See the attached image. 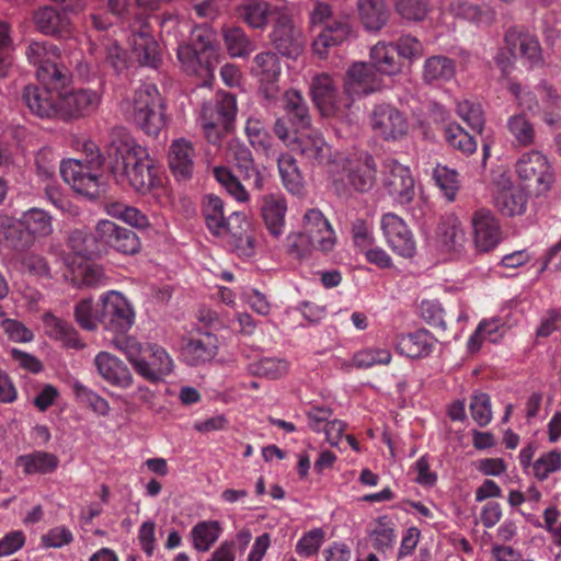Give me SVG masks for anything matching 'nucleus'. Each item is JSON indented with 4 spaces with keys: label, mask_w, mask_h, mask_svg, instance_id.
I'll list each match as a JSON object with an SVG mask.
<instances>
[{
    "label": "nucleus",
    "mask_w": 561,
    "mask_h": 561,
    "mask_svg": "<svg viewBox=\"0 0 561 561\" xmlns=\"http://www.w3.org/2000/svg\"><path fill=\"white\" fill-rule=\"evenodd\" d=\"M106 153L117 183L127 182L139 194L163 185L162 172L125 127L115 126L110 130Z\"/></svg>",
    "instance_id": "obj_1"
},
{
    "label": "nucleus",
    "mask_w": 561,
    "mask_h": 561,
    "mask_svg": "<svg viewBox=\"0 0 561 561\" xmlns=\"http://www.w3.org/2000/svg\"><path fill=\"white\" fill-rule=\"evenodd\" d=\"M152 19L160 27L161 39L165 44H178V59L184 71L196 76L201 85L210 87L219 56L214 32L204 26L195 27L191 42L179 44V18L174 13L163 12Z\"/></svg>",
    "instance_id": "obj_2"
},
{
    "label": "nucleus",
    "mask_w": 561,
    "mask_h": 561,
    "mask_svg": "<svg viewBox=\"0 0 561 561\" xmlns=\"http://www.w3.org/2000/svg\"><path fill=\"white\" fill-rule=\"evenodd\" d=\"M53 231V217L43 208H28L20 218L0 214V245L18 255L26 253L37 239Z\"/></svg>",
    "instance_id": "obj_3"
},
{
    "label": "nucleus",
    "mask_w": 561,
    "mask_h": 561,
    "mask_svg": "<svg viewBox=\"0 0 561 561\" xmlns=\"http://www.w3.org/2000/svg\"><path fill=\"white\" fill-rule=\"evenodd\" d=\"M39 84L23 89L22 100L32 114L41 118H59V104L71 76L65 66H45L37 72Z\"/></svg>",
    "instance_id": "obj_4"
},
{
    "label": "nucleus",
    "mask_w": 561,
    "mask_h": 561,
    "mask_svg": "<svg viewBox=\"0 0 561 561\" xmlns=\"http://www.w3.org/2000/svg\"><path fill=\"white\" fill-rule=\"evenodd\" d=\"M117 348L126 355L136 374L151 383L159 382L173 370L171 356L158 344L122 337L117 341Z\"/></svg>",
    "instance_id": "obj_5"
},
{
    "label": "nucleus",
    "mask_w": 561,
    "mask_h": 561,
    "mask_svg": "<svg viewBox=\"0 0 561 561\" xmlns=\"http://www.w3.org/2000/svg\"><path fill=\"white\" fill-rule=\"evenodd\" d=\"M84 149L87 162L72 159L61 161L59 171L64 181L76 192L93 199L102 192L100 169L104 160L93 142L85 144Z\"/></svg>",
    "instance_id": "obj_6"
},
{
    "label": "nucleus",
    "mask_w": 561,
    "mask_h": 561,
    "mask_svg": "<svg viewBox=\"0 0 561 561\" xmlns=\"http://www.w3.org/2000/svg\"><path fill=\"white\" fill-rule=\"evenodd\" d=\"M129 118L145 134L157 137L165 125L164 104L154 84L146 83L136 90Z\"/></svg>",
    "instance_id": "obj_7"
},
{
    "label": "nucleus",
    "mask_w": 561,
    "mask_h": 561,
    "mask_svg": "<svg viewBox=\"0 0 561 561\" xmlns=\"http://www.w3.org/2000/svg\"><path fill=\"white\" fill-rule=\"evenodd\" d=\"M310 92L314 105L324 117L351 123L353 100L350 95L337 92L336 83L328 73L313 77Z\"/></svg>",
    "instance_id": "obj_8"
},
{
    "label": "nucleus",
    "mask_w": 561,
    "mask_h": 561,
    "mask_svg": "<svg viewBox=\"0 0 561 561\" xmlns=\"http://www.w3.org/2000/svg\"><path fill=\"white\" fill-rule=\"evenodd\" d=\"M237 114V101L234 95L228 92H219L214 104L203 105L201 125L207 141L220 146L225 133L231 128Z\"/></svg>",
    "instance_id": "obj_9"
},
{
    "label": "nucleus",
    "mask_w": 561,
    "mask_h": 561,
    "mask_svg": "<svg viewBox=\"0 0 561 561\" xmlns=\"http://www.w3.org/2000/svg\"><path fill=\"white\" fill-rule=\"evenodd\" d=\"M135 323V311L128 300L118 291H108L101 297L100 324L113 336L112 343L117 348V341L130 337L126 333Z\"/></svg>",
    "instance_id": "obj_10"
},
{
    "label": "nucleus",
    "mask_w": 561,
    "mask_h": 561,
    "mask_svg": "<svg viewBox=\"0 0 561 561\" xmlns=\"http://www.w3.org/2000/svg\"><path fill=\"white\" fill-rule=\"evenodd\" d=\"M331 8L327 3H317L311 13L313 26L322 25L312 43V49L320 58H325L332 47L341 45L350 35L347 22L331 19Z\"/></svg>",
    "instance_id": "obj_11"
},
{
    "label": "nucleus",
    "mask_w": 561,
    "mask_h": 561,
    "mask_svg": "<svg viewBox=\"0 0 561 561\" xmlns=\"http://www.w3.org/2000/svg\"><path fill=\"white\" fill-rule=\"evenodd\" d=\"M282 103L285 115L276 119L274 133L282 141L286 142L294 133L310 127L311 116L307 101L297 90H287L283 95Z\"/></svg>",
    "instance_id": "obj_12"
},
{
    "label": "nucleus",
    "mask_w": 561,
    "mask_h": 561,
    "mask_svg": "<svg viewBox=\"0 0 561 561\" xmlns=\"http://www.w3.org/2000/svg\"><path fill=\"white\" fill-rule=\"evenodd\" d=\"M516 173L528 190L537 195L550 190L554 182L552 168L545 154L537 150L524 152L517 160Z\"/></svg>",
    "instance_id": "obj_13"
},
{
    "label": "nucleus",
    "mask_w": 561,
    "mask_h": 561,
    "mask_svg": "<svg viewBox=\"0 0 561 561\" xmlns=\"http://www.w3.org/2000/svg\"><path fill=\"white\" fill-rule=\"evenodd\" d=\"M129 44L131 50L140 65L158 68L161 64V49L152 35L151 24L148 16L136 15L129 24Z\"/></svg>",
    "instance_id": "obj_14"
},
{
    "label": "nucleus",
    "mask_w": 561,
    "mask_h": 561,
    "mask_svg": "<svg viewBox=\"0 0 561 561\" xmlns=\"http://www.w3.org/2000/svg\"><path fill=\"white\" fill-rule=\"evenodd\" d=\"M285 144L312 164H327L332 160L331 146L320 131L310 127L294 133Z\"/></svg>",
    "instance_id": "obj_15"
},
{
    "label": "nucleus",
    "mask_w": 561,
    "mask_h": 561,
    "mask_svg": "<svg viewBox=\"0 0 561 561\" xmlns=\"http://www.w3.org/2000/svg\"><path fill=\"white\" fill-rule=\"evenodd\" d=\"M345 179L334 180V187L340 195H348L351 191L366 193L370 191L376 182V163L373 156L365 153L360 156L355 164H350L345 170Z\"/></svg>",
    "instance_id": "obj_16"
},
{
    "label": "nucleus",
    "mask_w": 561,
    "mask_h": 561,
    "mask_svg": "<svg viewBox=\"0 0 561 561\" xmlns=\"http://www.w3.org/2000/svg\"><path fill=\"white\" fill-rule=\"evenodd\" d=\"M382 183L388 194L401 205L412 202L415 195V183L408 167L394 159L383 161Z\"/></svg>",
    "instance_id": "obj_17"
},
{
    "label": "nucleus",
    "mask_w": 561,
    "mask_h": 561,
    "mask_svg": "<svg viewBox=\"0 0 561 561\" xmlns=\"http://www.w3.org/2000/svg\"><path fill=\"white\" fill-rule=\"evenodd\" d=\"M270 39L275 49L285 57L295 59L302 53V33L294 25L287 7L274 21Z\"/></svg>",
    "instance_id": "obj_18"
},
{
    "label": "nucleus",
    "mask_w": 561,
    "mask_h": 561,
    "mask_svg": "<svg viewBox=\"0 0 561 561\" xmlns=\"http://www.w3.org/2000/svg\"><path fill=\"white\" fill-rule=\"evenodd\" d=\"M89 53L94 60L101 62L105 69L121 75L127 70L129 58L127 51L119 43L107 35L89 34Z\"/></svg>",
    "instance_id": "obj_19"
},
{
    "label": "nucleus",
    "mask_w": 561,
    "mask_h": 561,
    "mask_svg": "<svg viewBox=\"0 0 561 561\" xmlns=\"http://www.w3.org/2000/svg\"><path fill=\"white\" fill-rule=\"evenodd\" d=\"M381 230L389 248L398 255L407 259L414 256L416 242L405 221L393 213L381 218Z\"/></svg>",
    "instance_id": "obj_20"
},
{
    "label": "nucleus",
    "mask_w": 561,
    "mask_h": 561,
    "mask_svg": "<svg viewBox=\"0 0 561 561\" xmlns=\"http://www.w3.org/2000/svg\"><path fill=\"white\" fill-rule=\"evenodd\" d=\"M370 121L376 135L387 141L402 139L409 130L404 114L390 104L376 105Z\"/></svg>",
    "instance_id": "obj_21"
},
{
    "label": "nucleus",
    "mask_w": 561,
    "mask_h": 561,
    "mask_svg": "<svg viewBox=\"0 0 561 561\" xmlns=\"http://www.w3.org/2000/svg\"><path fill=\"white\" fill-rule=\"evenodd\" d=\"M302 226L316 251L327 254L334 250L337 241L335 231L319 209H308L304 215Z\"/></svg>",
    "instance_id": "obj_22"
},
{
    "label": "nucleus",
    "mask_w": 561,
    "mask_h": 561,
    "mask_svg": "<svg viewBox=\"0 0 561 561\" xmlns=\"http://www.w3.org/2000/svg\"><path fill=\"white\" fill-rule=\"evenodd\" d=\"M251 73L260 81V90L265 99L274 100L279 92L278 80L282 73L280 61L273 51L259 53L252 61Z\"/></svg>",
    "instance_id": "obj_23"
},
{
    "label": "nucleus",
    "mask_w": 561,
    "mask_h": 561,
    "mask_svg": "<svg viewBox=\"0 0 561 561\" xmlns=\"http://www.w3.org/2000/svg\"><path fill=\"white\" fill-rule=\"evenodd\" d=\"M94 238L123 254H135L140 249V240L133 230L119 227L111 220L98 222Z\"/></svg>",
    "instance_id": "obj_24"
},
{
    "label": "nucleus",
    "mask_w": 561,
    "mask_h": 561,
    "mask_svg": "<svg viewBox=\"0 0 561 561\" xmlns=\"http://www.w3.org/2000/svg\"><path fill=\"white\" fill-rule=\"evenodd\" d=\"M101 104V94L92 89L62 90L59 118L67 121L84 117L95 112Z\"/></svg>",
    "instance_id": "obj_25"
},
{
    "label": "nucleus",
    "mask_w": 561,
    "mask_h": 561,
    "mask_svg": "<svg viewBox=\"0 0 561 561\" xmlns=\"http://www.w3.org/2000/svg\"><path fill=\"white\" fill-rule=\"evenodd\" d=\"M383 85L382 78L368 62L353 64L345 77L344 91L354 101V96L376 92Z\"/></svg>",
    "instance_id": "obj_26"
},
{
    "label": "nucleus",
    "mask_w": 561,
    "mask_h": 561,
    "mask_svg": "<svg viewBox=\"0 0 561 561\" xmlns=\"http://www.w3.org/2000/svg\"><path fill=\"white\" fill-rule=\"evenodd\" d=\"M218 348L217 335L209 331H198L184 342L181 356L187 365L199 366L210 362L217 355Z\"/></svg>",
    "instance_id": "obj_27"
},
{
    "label": "nucleus",
    "mask_w": 561,
    "mask_h": 561,
    "mask_svg": "<svg viewBox=\"0 0 561 561\" xmlns=\"http://www.w3.org/2000/svg\"><path fill=\"white\" fill-rule=\"evenodd\" d=\"M285 8V4H273L264 0H243L236 7L234 13L248 26L264 28L268 20L275 21Z\"/></svg>",
    "instance_id": "obj_28"
},
{
    "label": "nucleus",
    "mask_w": 561,
    "mask_h": 561,
    "mask_svg": "<svg viewBox=\"0 0 561 561\" xmlns=\"http://www.w3.org/2000/svg\"><path fill=\"white\" fill-rule=\"evenodd\" d=\"M504 39L508 53L515 59L520 58L530 67L541 62V47L535 35L512 27L506 32Z\"/></svg>",
    "instance_id": "obj_29"
},
{
    "label": "nucleus",
    "mask_w": 561,
    "mask_h": 561,
    "mask_svg": "<svg viewBox=\"0 0 561 561\" xmlns=\"http://www.w3.org/2000/svg\"><path fill=\"white\" fill-rule=\"evenodd\" d=\"M222 229L215 236L230 237L231 243L241 255L251 256L254 252L253 238L248 233L250 227L243 213L233 210L229 216L226 215Z\"/></svg>",
    "instance_id": "obj_30"
},
{
    "label": "nucleus",
    "mask_w": 561,
    "mask_h": 561,
    "mask_svg": "<svg viewBox=\"0 0 561 561\" xmlns=\"http://www.w3.org/2000/svg\"><path fill=\"white\" fill-rule=\"evenodd\" d=\"M473 240L479 251L489 252L501 240V229L492 211L479 209L472 216Z\"/></svg>",
    "instance_id": "obj_31"
},
{
    "label": "nucleus",
    "mask_w": 561,
    "mask_h": 561,
    "mask_svg": "<svg viewBox=\"0 0 561 561\" xmlns=\"http://www.w3.org/2000/svg\"><path fill=\"white\" fill-rule=\"evenodd\" d=\"M33 23L44 35L66 38L71 34L68 16L51 5L41 7L33 13Z\"/></svg>",
    "instance_id": "obj_32"
},
{
    "label": "nucleus",
    "mask_w": 561,
    "mask_h": 561,
    "mask_svg": "<svg viewBox=\"0 0 561 561\" xmlns=\"http://www.w3.org/2000/svg\"><path fill=\"white\" fill-rule=\"evenodd\" d=\"M226 158L234 163L239 171L243 174L245 181H252L257 188L262 186V178L254 165L252 152L249 147L237 138H231L226 145Z\"/></svg>",
    "instance_id": "obj_33"
},
{
    "label": "nucleus",
    "mask_w": 561,
    "mask_h": 561,
    "mask_svg": "<svg viewBox=\"0 0 561 561\" xmlns=\"http://www.w3.org/2000/svg\"><path fill=\"white\" fill-rule=\"evenodd\" d=\"M195 149L191 141L183 138L174 140L169 148V165L179 181L192 178L194 171Z\"/></svg>",
    "instance_id": "obj_34"
},
{
    "label": "nucleus",
    "mask_w": 561,
    "mask_h": 561,
    "mask_svg": "<svg viewBox=\"0 0 561 561\" xmlns=\"http://www.w3.org/2000/svg\"><path fill=\"white\" fill-rule=\"evenodd\" d=\"M436 240L442 251L460 253L467 241L460 220L454 215L443 217L436 229Z\"/></svg>",
    "instance_id": "obj_35"
},
{
    "label": "nucleus",
    "mask_w": 561,
    "mask_h": 561,
    "mask_svg": "<svg viewBox=\"0 0 561 561\" xmlns=\"http://www.w3.org/2000/svg\"><path fill=\"white\" fill-rule=\"evenodd\" d=\"M99 374L113 386L128 388L133 382V376L128 367L116 356L100 352L94 359Z\"/></svg>",
    "instance_id": "obj_36"
},
{
    "label": "nucleus",
    "mask_w": 561,
    "mask_h": 561,
    "mask_svg": "<svg viewBox=\"0 0 561 561\" xmlns=\"http://www.w3.org/2000/svg\"><path fill=\"white\" fill-rule=\"evenodd\" d=\"M436 346V339L427 330H417L398 339L396 350L410 358L428 356Z\"/></svg>",
    "instance_id": "obj_37"
},
{
    "label": "nucleus",
    "mask_w": 561,
    "mask_h": 561,
    "mask_svg": "<svg viewBox=\"0 0 561 561\" xmlns=\"http://www.w3.org/2000/svg\"><path fill=\"white\" fill-rule=\"evenodd\" d=\"M370 65L379 75L393 76L402 69V61L393 43L378 42L370 49Z\"/></svg>",
    "instance_id": "obj_38"
},
{
    "label": "nucleus",
    "mask_w": 561,
    "mask_h": 561,
    "mask_svg": "<svg viewBox=\"0 0 561 561\" xmlns=\"http://www.w3.org/2000/svg\"><path fill=\"white\" fill-rule=\"evenodd\" d=\"M286 209V202L280 196L268 195L262 201V218L274 238H278L284 231Z\"/></svg>",
    "instance_id": "obj_39"
},
{
    "label": "nucleus",
    "mask_w": 561,
    "mask_h": 561,
    "mask_svg": "<svg viewBox=\"0 0 561 561\" xmlns=\"http://www.w3.org/2000/svg\"><path fill=\"white\" fill-rule=\"evenodd\" d=\"M58 462V458L54 454L42 450L20 455L15 459V466L22 468L27 476L50 473L55 471Z\"/></svg>",
    "instance_id": "obj_40"
},
{
    "label": "nucleus",
    "mask_w": 561,
    "mask_h": 561,
    "mask_svg": "<svg viewBox=\"0 0 561 561\" xmlns=\"http://www.w3.org/2000/svg\"><path fill=\"white\" fill-rule=\"evenodd\" d=\"M46 333L57 341H60L64 346L73 350H81L84 343L79 337L77 330L67 321L61 320L53 314H47L44 319Z\"/></svg>",
    "instance_id": "obj_41"
},
{
    "label": "nucleus",
    "mask_w": 561,
    "mask_h": 561,
    "mask_svg": "<svg viewBox=\"0 0 561 561\" xmlns=\"http://www.w3.org/2000/svg\"><path fill=\"white\" fill-rule=\"evenodd\" d=\"M359 19L369 31L381 30L389 19V10L385 0H358Z\"/></svg>",
    "instance_id": "obj_42"
},
{
    "label": "nucleus",
    "mask_w": 561,
    "mask_h": 561,
    "mask_svg": "<svg viewBox=\"0 0 561 561\" xmlns=\"http://www.w3.org/2000/svg\"><path fill=\"white\" fill-rule=\"evenodd\" d=\"M506 129L516 148H526L535 144L536 129L525 113L510 116L506 122Z\"/></svg>",
    "instance_id": "obj_43"
},
{
    "label": "nucleus",
    "mask_w": 561,
    "mask_h": 561,
    "mask_svg": "<svg viewBox=\"0 0 561 561\" xmlns=\"http://www.w3.org/2000/svg\"><path fill=\"white\" fill-rule=\"evenodd\" d=\"M455 72V61L443 55L432 56L423 65V80L426 83L449 81Z\"/></svg>",
    "instance_id": "obj_44"
},
{
    "label": "nucleus",
    "mask_w": 561,
    "mask_h": 561,
    "mask_svg": "<svg viewBox=\"0 0 561 561\" xmlns=\"http://www.w3.org/2000/svg\"><path fill=\"white\" fill-rule=\"evenodd\" d=\"M222 528L218 520H202L191 529L193 547L198 552L208 551L219 539Z\"/></svg>",
    "instance_id": "obj_45"
},
{
    "label": "nucleus",
    "mask_w": 561,
    "mask_h": 561,
    "mask_svg": "<svg viewBox=\"0 0 561 561\" xmlns=\"http://www.w3.org/2000/svg\"><path fill=\"white\" fill-rule=\"evenodd\" d=\"M526 197L515 187L501 190L495 196V206L505 216L513 217L525 210Z\"/></svg>",
    "instance_id": "obj_46"
},
{
    "label": "nucleus",
    "mask_w": 561,
    "mask_h": 561,
    "mask_svg": "<svg viewBox=\"0 0 561 561\" xmlns=\"http://www.w3.org/2000/svg\"><path fill=\"white\" fill-rule=\"evenodd\" d=\"M391 359L392 355L389 350L368 347L356 352L345 366L368 369L376 365H388Z\"/></svg>",
    "instance_id": "obj_47"
},
{
    "label": "nucleus",
    "mask_w": 561,
    "mask_h": 561,
    "mask_svg": "<svg viewBox=\"0 0 561 561\" xmlns=\"http://www.w3.org/2000/svg\"><path fill=\"white\" fill-rule=\"evenodd\" d=\"M224 41L231 57H245L254 50V44L241 27L224 31Z\"/></svg>",
    "instance_id": "obj_48"
},
{
    "label": "nucleus",
    "mask_w": 561,
    "mask_h": 561,
    "mask_svg": "<svg viewBox=\"0 0 561 561\" xmlns=\"http://www.w3.org/2000/svg\"><path fill=\"white\" fill-rule=\"evenodd\" d=\"M447 144L466 156L477 150V141L459 124H448L444 129Z\"/></svg>",
    "instance_id": "obj_49"
},
{
    "label": "nucleus",
    "mask_w": 561,
    "mask_h": 561,
    "mask_svg": "<svg viewBox=\"0 0 561 561\" xmlns=\"http://www.w3.org/2000/svg\"><path fill=\"white\" fill-rule=\"evenodd\" d=\"M203 216L207 228L216 234L222 229L221 224L226 217L224 201L214 194L206 195L203 199Z\"/></svg>",
    "instance_id": "obj_50"
},
{
    "label": "nucleus",
    "mask_w": 561,
    "mask_h": 561,
    "mask_svg": "<svg viewBox=\"0 0 561 561\" xmlns=\"http://www.w3.org/2000/svg\"><path fill=\"white\" fill-rule=\"evenodd\" d=\"M504 327L499 319L483 320L470 336L468 346L471 351H477L480 348L483 340L495 343L502 337Z\"/></svg>",
    "instance_id": "obj_51"
},
{
    "label": "nucleus",
    "mask_w": 561,
    "mask_h": 561,
    "mask_svg": "<svg viewBox=\"0 0 561 561\" xmlns=\"http://www.w3.org/2000/svg\"><path fill=\"white\" fill-rule=\"evenodd\" d=\"M25 56L30 64L37 66L36 73L45 66H59L51 58L56 57V47L45 42H31L26 49Z\"/></svg>",
    "instance_id": "obj_52"
},
{
    "label": "nucleus",
    "mask_w": 561,
    "mask_h": 561,
    "mask_svg": "<svg viewBox=\"0 0 561 561\" xmlns=\"http://www.w3.org/2000/svg\"><path fill=\"white\" fill-rule=\"evenodd\" d=\"M278 170L284 186L291 194H299L302 188V178L296 161L290 156H282L278 160Z\"/></svg>",
    "instance_id": "obj_53"
},
{
    "label": "nucleus",
    "mask_w": 561,
    "mask_h": 561,
    "mask_svg": "<svg viewBox=\"0 0 561 561\" xmlns=\"http://www.w3.org/2000/svg\"><path fill=\"white\" fill-rule=\"evenodd\" d=\"M11 33V25L0 20V78L7 77L13 65L14 45Z\"/></svg>",
    "instance_id": "obj_54"
},
{
    "label": "nucleus",
    "mask_w": 561,
    "mask_h": 561,
    "mask_svg": "<svg viewBox=\"0 0 561 561\" xmlns=\"http://www.w3.org/2000/svg\"><path fill=\"white\" fill-rule=\"evenodd\" d=\"M459 117L466 122L472 130L481 133L484 127V113L480 103L469 100L459 101L456 107Z\"/></svg>",
    "instance_id": "obj_55"
},
{
    "label": "nucleus",
    "mask_w": 561,
    "mask_h": 561,
    "mask_svg": "<svg viewBox=\"0 0 561 561\" xmlns=\"http://www.w3.org/2000/svg\"><path fill=\"white\" fill-rule=\"evenodd\" d=\"M470 413L473 421L481 427L490 424L493 417L491 398L485 392H476L470 399Z\"/></svg>",
    "instance_id": "obj_56"
},
{
    "label": "nucleus",
    "mask_w": 561,
    "mask_h": 561,
    "mask_svg": "<svg viewBox=\"0 0 561 561\" xmlns=\"http://www.w3.org/2000/svg\"><path fill=\"white\" fill-rule=\"evenodd\" d=\"M433 179L448 201H454L459 190L458 173L445 165H436L433 170Z\"/></svg>",
    "instance_id": "obj_57"
},
{
    "label": "nucleus",
    "mask_w": 561,
    "mask_h": 561,
    "mask_svg": "<svg viewBox=\"0 0 561 561\" xmlns=\"http://www.w3.org/2000/svg\"><path fill=\"white\" fill-rule=\"evenodd\" d=\"M100 308L101 302L94 307L92 299L80 300L75 308L76 321L83 330H95L100 323Z\"/></svg>",
    "instance_id": "obj_58"
},
{
    "label": "nucleus",
    "mask_w": 561,
    "mask_h": 561,
    "mask_svg": "<svg viewBox=\"0 0 561 561\" xmlns=\"http://www.w3.org/2000/svg\"><path fill=\"white\" fill-rule=\"evenodd\" d=\"M561 470V451L553 449L542 454L533 463V473L539 481H545L551 473Z\"/></svg>",
    "instance_id": "obj_59"
},
{
    "label": "nucleus",
    "mask_w": 561,
    "mask_h": 561,
    "mask_svg": "<svg viewBox=\"0 0 561 561\" xmlns=\"http://www.w3.org/2000/svg\"><path fill=\"white\" fill-rule=\"evenodd\" d=\"M370 537L375 549L386 551L391 548L396 540L393 523L386 516L380 517L371 530Z\"/></svg>",
    "instance_id": "obj_60"
},
{
    "label": "nucleus",
    "mask_w": 561,
    "mask_h": 561,
    "mask_svg": "<svg viewBox=\"0 0 561 561\" xmlns=\"http://www.w3.org/2000/svg\"><path fill=\"white\" fill-rule=\"evenodd\" d=\"M393 7L402 19L413 22L423 21L430 11L427 0H398Z\"/></svg>",
    "instance_id": "obj_61"
},
{
    "label": "nucleus",
    "mask_w": 561,
    "mask_h": 561,
    "mask_svg": "<svg viewBox=\"0 0 561 561\" xmlns=\"http://www.w3.org/2000/svg\"><path fill=\"white\" fill-rule=\"evenodd\" d=\"M288 370V363L285 359L265 357L251 364V373L268 379H277Z\"/></svg>",
    "instance_id": "obj_62"
},
{
    "label": "nucleus",
    "mask_w": 561,
    "mask_h": 561,
    "mask_svg": "<svg viewBox=\"0 0 561 561\" xmlns=\"http://www.w3.org/2000/svg\"><path fill=\"white\" fill-rule=\"evenodd\" d=\"M72 389L79 402L89 405L99 415L104 416L108 413V402L104 398L95 393L93 390L89 389L88 387L78 381L73 383Z\"/></svg>",
    "instance_id": "obj_63"
},
{
    "label": "nucleus",
    "mask_w": 561,
    "mask_h": 561,
    "mask_svg": "<svg viewBox=\"0 0 561 561\" xmlns=\"http://www.w3.org/2000/svg\"><path fill=\"white\" fill-rule=\"evenodd\" d=\"M324 535L321 528H313L305 533L296 543L297 554L304 558L317 556L324 541Z\"/></svg>",
    "instance_id": "obj_64"
}]
</instances>
